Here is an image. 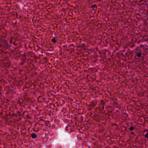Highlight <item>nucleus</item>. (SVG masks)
<instances>
[{
	"label": "nucleus",
	"mask_w": 148,
	"mask_h": 148,
	"mask_svg": "<svg viewBox=\"0 0 148 148\" xmlns=\"http://www.w3.org/2000/svg\"><path fill=\"white\" fill-rule=\"evenodd\" d=\"M31 136L32 138H35L37 137V135L35 133H33L31 134Z\"/></svg>",
	"instance_id": "obj_1"
},
{
	"label": "nucleus",
	"mask_w": 148,
	"mask_h": 148,
	"mask_svg": "<svg viewBox=\"0 0 148 148\" xmlns=\"http://www.w3.org/2000/svg\"><path fill=\"white\" fill-rule=\"evenodd\" d=\"M141 54L142 53L141 52H137L136 53V56L138 57H141Z\"/></svg>",
	"instance_id": "obj_2"
},
{
	"label": "nucleus",
	"mask_w": 148,
	"mask_h": 148,
	"mask_svg": "<svg viewBox=\"0 0 148 148\" xmlns=\"http://www.w3.org/2000/svg\"><path fill=\"white\" fill-rule=\"evenodd\" d=\"M51 41L54 43H56L57 42L56 37L53 38L51 40Z\"/></svg>",
	"instance_id": "obj_3"
},
{
	"label": "nucleus",
	"mask_w": 148,
	"mask_h": 148,
	"mask_svg": "<svg viewBox=\"0 0 148 148\" xmlns=\"http://www.w3.org/2000/svg\"><path fill=\"white\" fill-rule=\"evenodd\" d=\"M97 7V5L96 4H94L92 6V8L94 10V8H96Z\"/></svg>",
	"instance_id": "obj_4"
},
{
	"label": "nucleus",
	"mask_w": 148,
	"mask_h": 148,
	"mask_svg": "<svg viewBox=\"0 0 148 148\" xmlns=\"http://www.w3.org/2000/svg\"><path fill=\"white\" fill-rule=\"evenodd\" d=\"M129 129L130 131H132L134 129V127L133 126H131L129 128Z\"/></svg>",
	"instance_id": "obj_5"
},
{
	"label": "nucleus",
	"mask_w": 148,
	"mask_h": 148,
	"mask_svg": "<svg viewBox=\"0 0 148 148\" xmlns=\"http://www.w3.org/2000/svg\"><path fill=\"white\" fill-rule=\"evenodd\" d=\"M104 105L102 104L100 106V108H101V110L104 109Z\"/></svg>",
	"instance_id": "obj_6"
},
{
	"label": "nucleus",
	"mask_w": 148,
	"mask_h": 148,
	"mask_svg": "<svg viewBox=\"0 0 148 148\" xmlns=\"http://www.w3.org/2000/svg\"><path fill=\"white\" fill-rule=\"evenodd\" d=\"M145 137L147 138H148V132L145 135Z\"/></svg>",
	"instance_id": "obj_7"
},
{
	"label": "nucleus",
	"mask_w": 148,
	"mask_h": 148,
	"mask_svg": "<svg viewBox=\"0 0 148 148\" xmlns=\"http://www.w3.org/2000/svg\"><path fill=\"white\" fill-rule=\"evenodd\" d=\"M13 45H14V46H16V44L15 42H13Z\"/></svg>",
	"instance_id": "obj_8"
},
{
	"label": "nucleus",
	"mask_w": 148,
	"mask_h": 148,
	"mask_svg": "<svg viewBox=\"0 0 148 148\" xmlns=\"http://www.w3.org/2000/svg\"><path fill=\"white\" fill-rule=\"evenodd\" d=\"M38 131V130H34V131L35 132H37Z\"/></svg>",
	"instance_id": "obj_9"
},
{
	"label": "nucleus",
	"mask_w": 148,
	"mask_h": 148,
	"mask_svg": "<svg viewBox=\"0 0 148 148\" xmlns=\"http://www.w3.org/2000/svg\"><path fill=\"white\" fill-rule=\"evenodd\" d=\"M131 134L132 135H133L134 134H135V133L134 132H132V133H131Z\"/></svg>",
	"instance_id": "obj_10"
},
{
	"label": "nucleus",
	"mask_w": 148,
	"mask_h": 148,
	"mask_svg": "<svg viewBox=\"0 0 148 148\" xmlns=\"http://www.w3.org/2000/svg\"><path fill=\"white\" fill-rule=\"evenodd\" d=\"M125 54L127 56H128V54H127V52H126L125 53Z\"/></svg>",
	"instance_id": "obj_11"
},
{
	"label": "nucleus",
	"mask_w": 148,
	"mask_h": 148,
	"mask_svg": "<svg viewBox=\"0 0 148 148\" xmlns=\"http://www.w3.org/2000/svg\"><path fill=\"white\" fill-rule=\"evenodd\" d=\"M127 116H128V114L127 113L126 114Z\"/></svg>",
	"instance_id": "obj_12"
}]
</instances>
